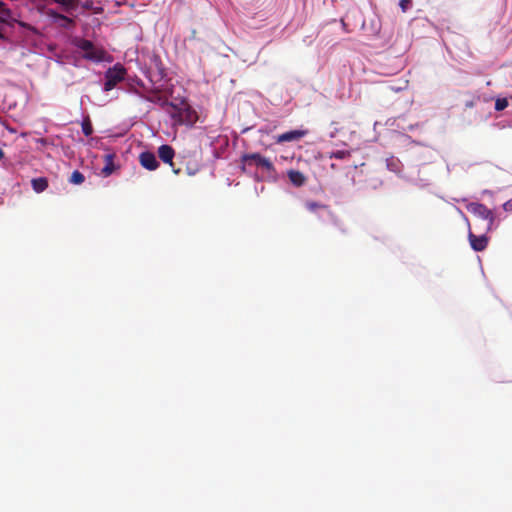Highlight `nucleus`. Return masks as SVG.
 Listing matches in <instances>:
<instances>
[{
    "mask_svg": "<svg viewBox=\"0 0 512 512\" xmlns=\"http://www.w3.org/2000/svg\"><path fill=\"white\" fill-rule=\"evenodd\" d=\"M411 3V0H400V6L403 11L407 9V5Z\"/></svg>",
    "mask_w": 512,
    "mask_h": 512,
    "instance_id": "25",
    "label": "nucleus"
},
{
    "mask_svg": "<svg viewBox=\"0 0 512 512\" xmlns=\"http://www.w3.org/2000/svg\"><path fill=\"white\" fill-rule=\"evenodd\" d=\"M0 39H5V36L2 32H0Z\"/></svg>",
    "mask_w": 512,
    "mask_h": 512,
    "instance_id": "28",
    "label": "nucleus"
},
{
    "mask_svg": "<svg viewBox=\"0 0 512 512\" xmlns=\"http://www.w3.org/2000/svg\"><path fill=\"white\" fill-rule=\"evenodd\" d=\"M32 188L35 192L41 193L48 187V180L45 177L34 178L31 181Z\"/></svg>",
    "mask_w": 512,
    "mask_h": 512,
    "instance_id": "15",
    "label": "nucleus"
},
{
    "mask_svg": "<svg viewBox=\"0 0 512 512\" xmlns=\"http://www.w3.org/2000/svg\"><path fill=\"white\" fill-rule=\"evenodd\" d=\"M503 208L505 211H512V199L505 202Z\"/></svg>",
    "mask_w": 512,
    "mask_h": 512,
    "instance_id": "23",
    "label": "nucleus"
},
{
    "mask_svg": "<svg viewBox=\"0 0 512 512\" xmlns=\"http://www.w3.org/2000/svg\"><path fill=\"white\" fill-rule=\"evenodd\" d=\"M12 21H14L12 11L6 3L0 1V23L12 25Z\"/></svg>",
    "mask_w": 512,
    "mask_h": 512,
    "instance_id": "10",
    "label": "nucleus"
},
{
    "mask_svg": "<svg viewBox=\"0 0 512 512\" xmlns=\"http://www.w3.org/2000/svg\"><path fill=\"white\" fill-rule=\"evenodd\" d=\"M57 4H60L66 8H76L79 4V0H53Z\"/></svg>",
    "mask_w": 512,
    "mask_h": 512,
    "instance_id": "18",
    "label": "nucleus"
},
{
    "mask_svg": "<svg viewBox=\"0 0 512 512\" xmlns=\"http://www.w3.org/2000/svg\"><path fill=\"white\" fill-rule=\"evenodd\" d=\"M466 106H467V107H473V102H468V103L466 104Z\"/></svg>",
    "mask_w": 512,
    "mask_h": 512,
    "instance_id": "27",
    "label": "nucleus"
},
{
    "mask_svg": "<svg viewBox=\"0 0 512 512\" xmlns=\"http://www.w3.org/2000/svg\"><path fill=\"white\" fill-rule=\"evenodd\" d=\"M82 132L85 136H90L93 133V127L88 117L82 122Z\"/></svg>",
    "mask_w": 512,
    "mask_h": 512,
    "instance_id": "17",
    "label": "nucleus"
},
{
    "mask_svg": "<svg viewBox=\"0 0 512 512\" xmlns=\"http://www.w3.org/2000/svg\"><path fill=\"white\" fill-rule=\"evenodd\" d=\"M84 181H85L84 175L78 170L73 171L69 178V182L72 184H75V185H80Z\"/></svg>",
    "mask_w": 512,
    "mask_h": 512,
    "instance_id": "16",
    "label": "nucleus"
},
{
    "mask_svg": "<svg viewBox=\"0 0 512 512\" xmlns=\"http://www.w3.org/2000/svg\"><path fill=\"white\" fill-rule=\"evenodd\" d=\"M73 45L84 52L83 57L87 60L101 62L105 60L106 51L97 47L90 40L76 37L72 41Z\"/></svg>",
    "mask_w": 512,
    "mask_h": 512,
    "instance_id": "1",
    "label": "nucleus"
},
{
    "mask_svg": "<svg viewBox=\"0 0 512 512\" xmlns=\"http://www.w3.org/2000/svg\"><path fill=\"white\" fill-rule=\"evenodd\" d=\"M468 239L471 248L477 252L485 250L489 242V238L486 235L476 236L471 231L468 233Z\"/></svg>",
    "mask_w": 512,
    "mask_h": 512,
    "instance_id": "8",
    "label": "nucleus"
},
{
    "mask_svg": "<svg viewBox=\"0 0 512 512\" xmlns=\"http://www.w3.org/2000/svg\"><path fill=\"white\" fill-rule=\"evenodd\" d=\"M196 35H197L196 30H195V29H194V30H192V32H191V38H192V39H196Z\"/></svg>",
    "mask_w": 512,
    "mask_h": 512,
    "instance_id": "26",
    "label": "nucleus"
},
{
    "mask_svg": "<svg viewBox=\"0 0 512 512\" xmlns=\"http://www.w3.org/2000/svg\"><path fill=\"white\" fill-rule=\"evenodd\" d=\"M159 158L164 162L168 163L172 168L175 174H179L180 169H175L173 164V158L175 156V151L170 145H161L158 148Z\"/></svg>",
    "mask_w": 512,
    "mask_h": 512,
    "instance_id": "6",
    "label": "nucleus"
},
{
    "mask_svg": "<svg viewBox=\"0 0 512 512\" xmlns=\"http://www.w3.org/2000/svg\"><path fill=\"white\" fill-rule=\"evenodd\" d=\"M508 106V101L505 98L497 99L495 102V109L497 111L504 110Z\"/></svg>",
    "mask_w": 512,
    "mask_h": 512,
    "instance_id": "20",
    "label": "nucleus"
},
{
    "mask_svg": "<svg viewBox=\"0 0 512 512\" xmlns=\"http://www.w3.org/2000/svg\"><path fill=\"white\" fill-rule=\"evenodd\" d=\"M467 209L473 215H475L483 220H486L487 221V230L491 229V227L494 223V220H495L494 213L492 212V210L487 208L484 204L475 203V202L470 203L467 206Z\"/></svg>",
    "mask_w": 512,
    "mask_h": 512,
    "instance_id": "5",
    "label": "nucleus"
},
{
    "mask_svg": "<svg viewBox=\"0 0 512 512\" xmlns=\"http://www.w3.org/2000/svg\"><path fill=\"white\" fill-rule=\"evenodd\" d=\"M114 158H115V154H106L104 156L105 165L102 168V173L105 176H109L115 171L116 167L114 164Z\"/></svg>",
    "mask_w": 512,
    "mask_h": 512,
    "instance_id": "13",
    "label": "nucleus"
},
{
    "mask_svg": "<svg viewBox=\"0 0 512 512\" xmlns=\"http://www.w3.org/2000/svg\"><path fill=\"white\" fill-rule=\"evenodd\" d=\"M305 207H306V209L308 211H310L312 213H317L318 210H325V211L328 212V214L333 215V213L330 210L328 205H325V204H322V203H319V202H316V201H312V200L306 201L305 202Z\"/></svg>",
    "mask_w": 512,
    "mask_h": 512,
    "instance_id": "12",
    "label": "nucleus"
},
{
    "mask_svg": "<svg viewBox=\"0 0 512 512\" xmlns=\"http://www.w3.org/2000/svg\"><path fill=\"white\" fill-rule=\"evenodd\" d=\"M307 134L305 130H291L276 137L277 143L292 142L302 139Z\"/></svg>",
    "mask_w": 512,
    "mask_h": 512,
    "instance_id": "9",
    "label": "nucleus"
},
{
    "mask_svg": "<svg viewBox=\"0 0 512 512\" xmlns=\"http://www.w3.org/2000/svg\"><path fill=\"white\" fill-rule=\"evenodd\" d=\"M126 75V69L121 64H116L112 68H109L105 73L104 90L110 91L116 87V85L123 81Z\"/></svg>",
    "mask_w": 512,
    "mask_h": 512,
    "instance_id": "4",
    "label": "nucleus"
},
{
    "mask_svg": "<svg viewBox=\"0 0 512 512\" xmlns=\"http://www.w3.org/2000/svg\"><path fill=\"white\" fill-rule=\"evenodd\" d=\"M241 170L243 172L247 171L248 167L256 166L257 168H261L268 173H274L275 167L273 163L266 157L262 156L260 153H245L241 156Z\"/></svg>",
    "mask_w": 512,
    "mask_h": 512,
    "instance_id": "2",
    "label": "nucleus"
},
{
    "mask_svg": "<svg viewBox=\"0 0 512 512\" xmlns=\"http://www.w3.org/2000/svg\"><path fill=\"white\" fill-rule=\"evenodd\" d=\"M13 22H16L20 27H23V28H26L30 31H32L33 33H37V30L36 28H34L33 26H31L30 24L26 23V22H23V21H17L14 19Z\"/></svg>",
    "mask_w": 512,
    "mask_h": 512,
    "instance_id": "22",
    "label": "nucleus"
},
{
    "mask_svg": "<svg viewBox=\"0 0 512 512\" xmlns=\"http://www.w3.org/2000/svg\"><path fill=\"white\" fill-rule=\"evenodd\" d=\"M47 15L51 18H53L54 20H58V19H66V16L63 15V14H60L54 10H48L47 12Z\"/></svg>",
    "mask_w": 512,
    "mask_h": 512,
    "instance_id": "21",
    "label": "nucleus"
},
{
    "mask_svg": "<svg viewBox=\"0 0 512 512\" xmlns=\"http://www.w3.org/2000/svg\"><path fill=\"white\" fill-rule=\"evenodd\" d=\"M351 156V153L347 150H338V151H335V152H332L330 154V158H335V159H345V158H348Z\"/></svg>",
    "mask_w": 512,
    "mask_h": 512,
    "instance_id": "19",
    "label": "nucleus"
},
{
    "mask_svg": "<svg viewBox=\"0 0 512 512\" xmlns=\"http://www.w3.org/2000/svg\"><path fill=\"white\" fill-rule=\"evenodd\" d=\"M147 100L153 103H158L161 106H170V102H168L167 98L164 97L159 91H151Z\"/></svg>",
    "mask_w": 512,
    "mask_h": 512,
    "instance_id": "14",
    "label": "nucleus"
},
{
    "mask_svg": "<svg viewBox=\"0 0 512 512\" xmlns=\"http://www.w3.org/2000/svg\"><path fill=\"white\" fill-rule=\"evenodd\" d=\"M170 106L174 109V111L171 113V116L175 123L187 126H192L194 123H196L198 115L190 105L185 103L182 107H178L174 104H170Z\"/></svg>",
    "mask_w": 512,
    "mask_h": 512,
    "instance_id": "3",
    "label": "nucleus"
},
{
    "mask_svg": "<svg viewBox=\"0 0 512 512\" xmlns=\"http://www.w3.org/2000/svg\"><path fill=\"white\" fill-rule=\"evenodd\" d=\"M59 20L63 22V24H62L63 27H67L68 25L73 23V20L67 16H66V19H59Z\"/></svg>",
    "mask_w": 512,
    "mask_h": 512,
    "instance_id": "24",
    "label": "nucleus"
},
{
    "mask_svg": "<svg viewBox=\"0 0 512 512\" xmlns=\"http://www.w3.org/2000/svg\"><path fill=\"white\" fill-rule=\"evenodd\" d=\"M139 162L142 167L149 171L156 170L159 166V162L157 161L155 154L150 151L140 153Z\"/></svg>",
    "mask_w": 512,
    "mask_h": 512,
    "instance_id": "7",
    "label": "nucleus"
},
{
    "mask_svg": "<svg viewBox=\"0 0 512 512\" xmlns=\"http://www.w3.org/2000/svg\"><path fill=\"white\" fill-rule=\"evenodd\" d=\"M287 175L290 182L296 187H301L306 182L305 175L298 170H289Z\"/></svg>",
    "mask_w": 512,
    "mask_h": 512,
    "instance_id": "11",
    "label": "nucleus"
}]
</instances>
